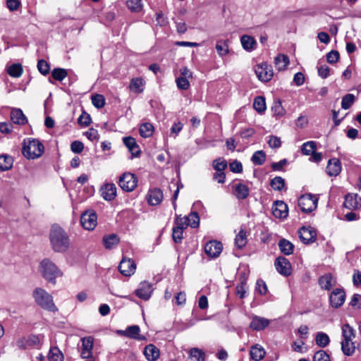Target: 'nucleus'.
Instances as JSON below:
<instances>
[{
	"instance_id": "nucleus-1",
	"label": "nucleus",
	"mask_w": 361,
	"mask_h": 361,
	"mask_svg": "<svg viewBox=\"0 0 361 361\" xmlns=\"http://www.w3.org/2000/svg\"><path fill=\"white\" fill-rule=\"evenodd\" d=\"M50 245L56 252H64L70 246V239L67 233L59 225H53L49 233Z\"/></svg>"
},
{
	"instance_id": "nucleus-2",
	"label": "nucleus",
	"mask_w": 361,
	"mask_h": 361,
	"mask_svg": "<svg viewBox=\"0 0 361 361\" xmlns=\"http://www.w3.org/2000/svg\"><path fill=\"white\" fill-rule=\"evenodd\" d=\"M44 152L43 144L35 138H28L23 142L22 153L28 159H35L40 157Z\"/></svg>"
},
{
	"instance_id": "nucleus-3",
	"label": "nucleus",
	"mask_w": 361,
	"mask_h": 361,
	"mask_svg": "<svg viewBox=\"0 0 361 361\" xmlns=\"http://www.w3.org/2000/svg\"><path fill=\"white\" fill-rule=\"evenodd\" d=\"M39 270L42 276L49 282L56 283V279L63 275L62 271L49 259H44L39 264Z\"/></svg>"
},
{
	"instance_id": "nucleus-4",
	"label": "nucleus",
	"mask_w": 361,
	"mask_h": 361,
	"mask_svg": "<svg viewBox=\"0 0 361 361\" xmlns=\"http://www.w3.org/2000/svg\"><path fill=\"white\" fill-rule=\"evenodd\" d=\"M32 296L35 302L42 308L53 312L58 310L54 303L52 296L45 290L41 288H37L34 290Z\"/></svg>"
},
{
	"instance_id": "nucleus-5",
	"label": "nucleus",
	"mask_w": 361,
	"mask_h": 361,
	"mask_svg": "<svg viewBox=\"0 0 361 361\" xmlns=\"http://www.w3.org/2000/svg\"><path fill=\"white\" fill-rule=\"evenodd\" d=\"M137 185V178L134 173L126 172L119 178L118 185L124 191L131 192Z\"/></svg>"
},
{
	"instance_id": "nucleus-6",
	"label": "nucleus",
	"mask_w": 361,
	"mask_h": 361,
	"mask_svg": "<svg viewBox=\"0 0 361 361\" xmlns=\"http://www.w3.org/2000/svg\"><path fill=\"white\" fill-rule=\"evenodd\" d=\"M298 206L303 212H311L317 207V198L310 194L303 195L298 200Z\"/></svg>"
},
{
	"instance_id": "nucleus-7",
	"label": "nucleus",
	"mask_w": 361,
	"mask_h": 361,
	"mask_svg": "<svg viewBox=\"0 0 361 361\" xmlns=\"http://www.w3.org/2000/svg\"><path fill=\"white\" fill-rule=\"evenodd\" d=\"M255 71L259 80L262 82L271 80L274 75L271 66L267 63L258 64L255 67Z\"/></svg>"
},
{
	"instance_id": "nucleus-8",
	"label": "nucleus",
	"mask_w": 361,
	"mask_h": 361,
	"mask_svg": "<svg viewBox=\"0 0 361 361\" xmlns=\"http://www.w3.org/2000/svg\"><path fill=\"white\" fill-rule=\"evenodd\" d=\"M82 227L89 231L93 230L97 224V216L95 212L87 211L84 212L80 217Z\"/></svg>"
},
{
	"instance_id": "nucleus-9",
	"label": "nucleus",
	"mask_w": 361,
	"mask_h": 361,
	"mask_svg": "<svg viewBox=\"0 0 361 361\" xmlns=\"http://www.w3.org/2000/svg\"><path fill=\"white\" fill-rule=\"evenodd\" d=\"M274 265L277 271L285 276H288L292 273L290 262L284 257H279L276 259Z\"/></svg>"
},
{
	"instance_id": "nucleus-10",
	"label": "nucleus",
	"mask_w": 361,
	"mask_h": 361,
	"mask_svg": "<svg viewBox=\"0 0 361 361\" xmlns=\"http://www.w3.org/2000/svg\"><path fill=\"white\" fill-rule=\"evenodd\" d=\"M153 292L152 284L142 281L139 284L138 288L135 290V295L140 299L148 300Z\"/></svg>"
},
{
	"instance_id": "nucleus-11",
	"label": "nucleus",
	"mask_w": 361,
	"mask_h": 361,
	"mask_svg": "<svg viewBox=\"0 0 361 361\" xmlns=\"http://www.w3.org/2000/svg\"><path fill=\"white\" fill-rule=\"evenodd\" d=\"M136 269V264L131 259L123 258L118 265L120 272L126 276L133 275Z\"/></svg>"
},
{
	"instance_id": "nucleus-12",
	"label": "nucleus",
	"mask_w": 361,
	"mask_h": 361,
	"mask_svg": "<svg viewBox=\"0 0 361 361\" xmlns=\"http://www.w3.org/2000/svg\"><path fill=\"white\" fill-rule=\"evenodd\" d=\"M300 238L305 244L313 243L316 240V231L310 227L303 226L299 231Z\"/></svg>"
},
{
	"instance_id": "nucleus-13",
	"label": "nucleus",
	"mask_w": 361,
	"mask_h": 361,
	"mask_svg": "<svg viewBox=\"0 0 361 361\" xmlns=\"http://www.w3.org/2000/svg\"><path fill=\"white\" fill-rule=\"evenodd\" d=\"M222 248L221 243L216 240H211L206 243L204 251L208 256L215 258L221 254Z\"/></svg>"
},
{
	"instance_id": "nucleus-14",
	"label": "nucleus",
	"mask_w": 361,
	"mask_h": 361,
	"mask_svg": "<svg viewBox=\"0 0 361 361\" xmlns=\"http://www.w3.org/2000/svg\"><path fill=\"white\" fill-rule=\"evenodd\" d=\"M345 293L343 289L336 288L330 295L329 300L332 307L338 308L345 302Z\"/></svg>"
},
{
	"instance_id": "nucleus-15",
	"label": "nucleus",
	"mask_w": 361,
	"mask_h": 361,
	"mask_svg": "<svg viewBox=\"0 0 361 361\" xmlns=\"http://www.w3.org/2000/svg\"><path fill=\"white\" fill-rule=\"evenodd\" d=\"M123 142L130 152L132 157H137L140 154V149L137 144L135 139L133 137H125L123 138Z\"/></svg>"
},
{
	"instance_id": "nucleus-16",
	"label": "nucleus",
	"mask_w": 361,
	"mask_h": 361,
	"mask_svg": "<svg viewBox=\"0 0 361 361\" xmlns=\"http://www.w3.org/2000/svg\"><path fill=\"white\" fill-rule=\"evenodd\" d=\"M82 348L81 357L83 359H90L92 355V350L93 348V338L91 336L81 338Z\"/></svg>"
},
{
	"instance_id": "nucleus-17",
	"label": "nucleus",
	"mask_w": 361,
	"mask_h": 361,
	"mask_svg": "<svg viewBox=\"0 0 361 361\" xmlns=\"http://www.w3.org/2000/svg\"><path fill=\"white\" fill-rule=\"evenodd\" d=\"M343 206L349 209H357L361 207V198L357 194H348L345 197Z\"/></svg>"
},
{
	"instance_id": "nucleus-18",
	"label": "nucleus",
	"mask_w": 361,
	"mask_h": 361,
	"mask_svg": "<svg viewBox=\"0 0 361 361\" xmlns=\"http://www.w3.org/2000/svg\"><path fill=\"white\" fill-rule=\"evenodd\" d=\"M273 215L279 219H284L288 216V206L283 201H276L272 207Z\"/></svg>"
},
{
	"instance_id": "nucleus-19",
	"label": "nucleus",
	"mask_w": 361,
	"mask_h": 361,
	"mask_svg": "<svg viewBox=\"0 0 361 361\" xmlns=\"http://www.w3.org/2000/svg\"><path fill=\"white\" fill-rule=\"evenodd\" d=\"M341 171V161L336 158H333L329 160L326 166V173L330 176H336Z\"/></svg>"
},
{
	"instance_id": "nucleus-20",
	"label": "nucleus",
	"mask_w": 361,
	"mask_h": 361,
	"mask_svg": "<svg viewBox=\"0 0 361 361\" xmlns=\"http://www.w3.org/2000/svg\"><path fill=\"white\" fill-rule=\"evenodd\" d=\"M101 192L104 200L111 201L116 196V187L114 183H106L101 188Z\"/></svg>"
},
{
	"instance_id": "nucleus-21",
	"label": "nucleus",
	"mask_w": 361,
	"mask_h": 361,
	"mask_svg": "<svg viewBox=\"0 0 361 361\" xmlns=\"http://www.w3.org/2000/svg\"><path fill=\"white\" fill-rule=\"evenodd\" d=\"M269 324V320L258 316H254L250 324V327L253 330L261 331L268 326Z\"/></svg>"
},
{
	"instance_id": "nucleus-22",
	"label": "nucleus",
	"mask_w": 361,
	"mask_h": 361,
	"mask_svg": "<svg viewBox=\"0 0 361 361\" xmlns=\"http://www.w3.org/2000/svg\"><path fill=\"white\" fill-rule=\"evenodd\" d=\"M163 199L162 191L159 188L149 190L148 192V202L151 205H158Z\"/></svg>"
},
{
	"instance_id": "nucleus-23",
	"label": "nucleus",
	"mask_w": 361,
	"mask_h": 361,
	"mask_svg": "<svg viewBox=\"0 0 361 361\" xmlns=\"http://www.w3.org/2000/svg\"><path fill=\"white\" fill-rule=\"evenodd\" d=\"M145 81L142 78H134L130 80L129 89L130 91L140 94L144 90Z\"/></svg>"
},
{
	"instance_id": "nucleus-24",
	"label": "nucleus",
	"mask_w": 361,
	"mask_h": 361,
	"mask_svg": "<svg viewBox=\"0 0 361 361\" xmlns=\"http://www.w3.org/2000/svg\"><path fill=\"white\" fill-rule=\"evenodd\" d=\"M11 118L14 123L24 125L27 122L26 116L20 109H13L11 113Z\"/></svg>"
},
{
	"instance_id": "nucleus-25",
	"label": "nucleus",
	"mask_w": 361,
	"mask_h": 361,
	"mask_svg": "<svg viewBox=\"0 0 361 361\" xmlns=\"http://www.w3.org/2000/svg\"><path fill=\"white\" fill-rule=\"evenodd\" d=\"M266 352L263 347L260 345L256 344L252 345L250 350V357L255 361H259L264 358Z\"/></svg>"
},
{
	"instance_id": "nucleus-26",
	"label": "nucleus",
	"mask_w": 361,
	"mask_h": 361,
	"mask_svg": "<svg viewBox=\"0 0 361 361\" xmlns=\"http://www.w3.org/2000/svg\"><path fill=\"white\" fill-rule=\"evenodd\" d=\"M234 195L239 200H244L249 195V188L243 183H237L233 185Z\"/></svg>"
},
{
	"instance_id": "nucleus-27",
	"label": "nucleus",
	"mask_w": 361,
	"mask_h": 361,
	"mask_svg": "<svg viewBox=\"0 0 361 361\" xmlns=\"http://www.w3.org/2000/svg\"><path fill=\"white\" fill-rule=\"evenodd\" d=\"M240 42L243 49L248 51L254 50L257 45V42L254 37L247 35L241 37Z\"/></svg>"
},
{
	"instance_id": "nucleus-28",
	"label": "nucleus",
	"mask_w": 361,
	"mask_h": 361,
	"mask_svg": "<svg viewBox=\"0 0 361 361\" xmlns=\"http://www.w3.org/2000/svg\"><path fill=\"white\" fill-rule=\"evenodd\" d=\"M119 238L114 233L103 237V244L106 249L114 248L119 243Z\"/></svg>"
},
{
	"instance_id": "nucleus-29",
	"label": "nucleus",
	"mask_w": 361,
	"mask_h": 361,
	"mask_svg": "<svg viewBox=\"0 0 361 361\" xmlns=\"http://www.w3.org/2000/svg\"><path fill=\"white\" fill-rule=\"evenodd\" d=\"M144 354L149 361H154L159 356V349L154 345H148L145 348Z\"/></svg>"
},
{
	"instance_id": "nucleus-30",
	"label": "nucleus",
	"mask_w": 361,
	"mask_h": 361,
	"mask_svg": "<svg viewBox=\"0 0 361 361\" xmlns=\"http://www.w3.org/2000/svg\"><path fill=\"white\" fill-rule=\"evenodd\" d=\"M13 159L11 156L7 154L0 155V171H6L13 167Z\"/></svg>"
},
{
	"instance_id": "nucleus-31",
	"label": "nucleus",
	"mask_w": 361,
	"mask_h": 361,
	"mask_svg": "<svg viewBox=\"0 0 361 361\" xmlns=\"http://www.w3.org/2000/svg\"><path fill=\"white\" fill-rule=\"evenodd\" d=\"M279 247L282 253L290 255L293 252L294 245L286 239H281L279 242Z\"/></svg>"
},
{
	"instance_id": "nucleus-32",
	"label": "nucleus",
	"mask_w": 361,
	"mask_h": 361,
	"mask_svg": "<svg viewBox=\"0 0 361 361\" xmlns=\"http://www.w3.org/2000/svg\"><path fill=\"white\" fill-rule=\"evenodd\" d=\"M289 59L284 54H279L274 59V63L279 71H283L289 64Z\"/></svg>"
},
{
	"instance_id": "nucleus-33",
	"label": "nucleus",
	"mask_w": 361,
	"mask_h": 361,
	"mask_svg": "<svg viewBox=\"0 0 361 361\" xmlns=\"http://www.w3.org/2000/svg\"><path fill=\"white\" fill-rule=\"evenodd\" d=\"M154 130V126L150 123L141 124L139 129L140 135L145 138L151 137L153 135Z\"/></svg>"
},
{
	"instance_id": "nucleus-34",
	"label": "nucleus",
	"mask_w": 361,
	"mask_h": 361,
	"mask_svg": "<svg viewBox=\"0 0 361 361\" xmlns=\"http://www.w3.org/2000/svg\"><path fill=\"white\" fill-rule=\"evenodd\" d=\"M247 243L246 231L241 228L235 238V245L238 248H243Z\"/></svg>"
},
{
	"instance_id": "nucleus-35",
	"label": "nucleus",
	"mask_w": 361,
	"mask_h": 361,
	"mask_svg": "<svg viewBox=\"0 0 361 361\" xmlns=\"http://www.w3.org/2000/svg\"><path fill=\"white\" fill-rule=\"evenodd\" d=\"M190 358L194 361H204L205 353L198 348H192L189 351Z\"/></svg>"
},
{
	"instance_id": "nucleus-36",
	"label": "nucleus",
	"mask_w": 361,
	"mask_h": 361,
	"mask_svg": "<svg viewBox=\"0 0 361 361\" xmlns=\"http://www.w3.org/2000/svg\"><path fill=\"white\" fill-rule=\"evenodd\" d=\"M329 342L330 338L326 333L319 332L317 334L315 343L318 346L325 348L329 344Z\"/></svg>"
},
{
	"instance_id": "nucleus-37",
	"label": "nucleus",
	"mask_w": 361,
	"mask_h": 361,
	"mask_svg": "<svg viewBox=\"0 0 361 361\" xmlns=\"http://www.w3.org/2000/svg\"><path fill=\"white\" fill-rule=\"evenodd\" d=\"M341 350L344 355H352L355 351V345L352 340H343L341 341Z\"/></svg>"
},
{
	"instance_id": "nucleus-38",
	"label": "nucleus",
	"mask_w": 361,
	"mask_h": 361,
	"mask_svg": "<svg viewBox=\"0 0 361 361\" xmlns=\"http://www.w3.org/2000/svg\"><path fill=\"white\" fill-rule=\"evenodd\" d=\"M319 284L322 288L329 290L333 286V279L331 274H325L319 279Z\"/></svg>"
},
{
	"instance_id": "nucleus-39",
	"label": "nucleus",
	"mask_w": 361,
	"mask_h": 361,
	"mask_svg": "<svg viewBox=\"0 0 361 361\" xmlns=\"http://www.w3.org/2000/svg\"><path fill=\"white\" fill-rule=\"evenodd\" d=\"M8 75L13 78H19L23 73V67L20 63H13L8 67Z\"/></svg>"
},
{
	"instance_id": "nucleus-40",
	"label": "nucleus",
	"mask_w": 361,
	"mask_h": 361,
	"mask_svg": "<svg viewBox=\"0 0 361 361\" xmlns=\"http://www.w3.org/2000/svg\"><path fill=\"white\" fill-rule=\"evenodd\" d=\"M266 160V154L262 150L256 151L251 157V161L255 165H262Z\"/></svg>"
},
{
	"instance_id": "nucleus-41",
	"label": "nucleus",
	"mask_w": 361,
	"mask_h": 361,
	"mask_svg": "<svg viewBox=\"0 0 361 361\" xmlns=\"http://www.w3.org/2000/svg\"><path fill=\"white\" fill-rule=\"evenodd\" d=\"M343 340H353L355 337L354 329L348 324H345L342 326Z\"/></svg>"
},
{
	"instance_id": "nucleus-42",
	"label": "nucleus",
	"mask_w": 361,
	"mask_h": 361,
	"mask_svg": "<svg viewBox=\"0 0 361 361\" xmlns=\"http://www.w3.org/2000/svg\"><path fill=\"white\" fill-rule=\"evenodd\" d=\"M317 148L314 141H308L302 144L301 147L302 153L305 155H311Z\"/></svg>"
},
{
	"instance_id": "nucleus-43",
	"label": "nucleus",
	"mask_w": 361,
	"mask_h": 361,
	"mask_svg": "<svg viewBox=\"0 0 361 361\" xmlns=\"http://www.w3.org/2000/svg\"><path fill=\"white\" fill-rule=\"evenodd\" d=\"M253 107L258 113H263L266 109L265 99L263 97H257L253 102Z\"/></svg>"
},
{
	"instance_id": "nucleus-44",
	"label": "nucleus",
	"mask_w": 361,
	"mask_h": 361,
	"mask_svg": "<svg viewBox=\"0 0 361 361\" xmlns=\"http://www.w3.org/2000/svg\"><path fill=\"white\" fill-rule=\"evenodd\" d=\"M126 5L132 12H140L142 9V0H127Z\"/></svg>"
},
{
	"instance_id": "nucleus-45",
	"label": "nucleus",
	"mask_w": 361,
	"mask_h": 361,
	"mask_svg": "<svg viewBox=\"0 0 361 361\" xmlns=\"http://www.w3.org/2000/svg\"><path fill=\"white\" fill-rule=\"evenodd\" d=\"M270 185L274 190L281 191L285 186V180L282 177L276 176L271 179Z\"/></svg>"
},
{
	"instance_id": "nucleus-46",
	"label": "nucleus",
	"mask_w": 361,
	"mask_h": 361,
	"mask_svg": "<svg viewBox=\"0 0 361 361\" xmlns=\"http://www.w3.org/2000/svg\"><path fill=\"white\" fill-rule=\"evenodd\" d=\"M216 49L221 56H226L228 53V46L226 41L219 40L216 44Z\"/></svg>"
},
{
	"instance_id": "nucleus-47",
	"label": "nucleus",
	"mask_w": 361,
	"mask_h": 361,
	"mask_svg": "<svg viewBox=\"0 0 361 361\" xmlns=\"http://www.w3.org/2000/svg\"><path fill=\"white\" fill-rule=\"evenodd\" d=\"M49 361H63V355L57 348H51L49 350Z\"/></svg>"
},
{
	"instance_id": "nucleus-48",
	"label": "nucleus",
	"mask_w": 361,
	"mask_h": 361,
	"mask_svg": "<svg viewBox=\"0 0 361 361\" xmlns=\"http://www.w3.org/2000/svg\"><path fill=\"white\" fill-rule=\"evenodd\" d=\"M355 97L353 94H347L343 98L341 101V106L344 109H348L354 103Z\"/></svg>"
},
{
	"instance_id": "nucleus-49",
	"label": "nucleus",
	"mask_w": 361,
	"mask_h": 361,
	"mask_svg": "<svg viewBox=\"0 0 361 361\" xmlns=\"http://www.w3.org/2000/svg\"><path fill=\"white\" fill-rule=\"evenodd\" d=\"M68 75L66 69L63 68H54L51 72L52 77L58 81H62Z\"/></svg>"
},
{
	"instance_id": "nucleus-50",
	"label": "nucleus",
	"mask_w": 361,
	"mask_h": 361,
	"mask_svg": "<svg viewBox=\"0 0 361 361\" xmlns=\"http://www.w3.org/2000/svg\"><path fill=\"white\" fill-rule=\"evenodd\" d=\"M247 289V283L245 279H240V283L235 288L236 293L240 298L243 299L245 297Z\"/></svg>"
},
{
	"instance_id": "nucleus-51",
	"label": "nucleus",
	"mask_w": 361,
	"mask_h": 361,
	"mask_svg": "<svg viewBox=\"0 0 361 361\" xmlns=\"http://www.w3.org/2000/svg\"><path fill=\"white\" fill-rule=\"evenodd\" d=\"M92 104L97 109H101L105 105V99L103 95L97 94L92 97Z\"/></svg>"
},
{
	"instance_id": "nucleus-52",
	"label": "nucleus",
	"mask_w": 361,
	"mask_h": 361,
	"mask_svg": "<svg viewBox=\"0 0 361 361\" xmlns=\"http://www.w3.org/2000/svg\"><path fill=\"white\" fill-rule=\"evenodd\" d=\"M186 218L192 228H197L199 226L200 217L197 212H191Z\"/></svg>"
},
{
	"instance_id": "nucleus-53",
	"label": "nucleus",
	"mask_w": 361,
	"mask_h": 361,
	"mask_svg": "<svg viewBox=\"0 0 361 361\" xmlns=\"http://www.w3.org/2000/svg\"><path fill=\"white\" fill-rule=\"evenodd\" d=\"M313 361H330V356L326 351L319 350L314 353Z\"/></svg>"
},
{
	"instance_id": "nucleus-54",
	"label": "nucleus",
	"mask_w": 361,
	"mask_h": 361,
	"mask_svg": "<svg viewBox=\"0 0 361 361\" xmlns=\"http://www.w3.org/2000/svg\"><path fill=\"white\" fill-rule=\"evenodd\" d=\"M227 166V162L222 158H219L213 161V167L216 171H224Z\"/></svg>"
},
{
	"instance_id": "nucleus-55",
	"label": "nucleus",
	"mask_w": 361,
	"mask_h": 361,
	"mask_svg": "<svg viewBox=\"0 0 361 361\" xmlns=\"http://www.w3.org/2000/svg\"><path fill=\"white\" fill-rule=\"evenodd\" d=\"M174 224L175 227L181 228L183 230H184L189 226V223L187 220L186 216L181 217L180 216H177L175 219Z\"/></svg>"
},
{
	"instance_id": "nucleus-56",
	"label": "nucleus",
	"mask_w": 361,
	"mask_h": 361,
	"mask_svg": "<svg viewBox=\"0 0 361 361\" xmlns=\"http://www.w3.org/2000/svg\"><path fill=\"white\" fill-rule=\"evenodd\" d=\"M37 68L42 75H45L49 73L50 66L46 61L41 59L38 61Z\"/></svg>"
},
{
	"instance_id": "nucleus-57",
	"label": "nucleus",
	"mask_w": 361,
	"mask_h": 361,
	"mask_svg": "<svg viewBox=\"0 0 361 361\" xmlns=\"http://www.w3.org/2000/svg\"><path fill=\"white\" fill-rule=\"evenodd\" d=\"M140 333V328L138 326H130L124 332V334L128 337L135 338Z\"/></svg>"
},
{
	"instance_id": "nucleus-58",
	"label": "nucleus",
	"mask_w": 361,
	"mask_h": 361,
	"mask_svg": "<svg viewBox=\"0 0 361 361\" xmlns=\"http://www.w3.org/2000/svg\"><path fill=\"white\" fill-rule=\"evenodd\" d=\"M271 109L275 116H281L285 114V109L282 106L280 101L274 102Z\"/></svg>"
},
{
	"instance_id": "nucleus-59",
	"label": "nucleus",
	"mask_w": 361,
	"mask_h": 361,
	"mask_svg": "<svg viewBox=\"0 0 361 361\" xmlns=\"http://www.w3.org/2000/svg\"><path fill=\"white\" fill-rule=\"evenodd\" d=\"M78 122L80 126L87 127L91 123V117H90V114L83 111L81 114V115L79 116V118L78 119Z\"/></svg>"
},
{
	"instance_id": "nucleus-60",
	"label": "nucleus",
	"mask_w": 361,
	"mask_h": 361,
	"mask_svg": "<svg viewBox=\"0 0 361 361\" xmlns=\"http://www.w3.org/2000/svg\"><path fill=\"white\" fill-rule=\"evenodd\" d=\"M176 85L177 87L180 90H188L190 87V82L188 78L185 77H178L176 78Z\"/></svg>"
},
{
	"instance_id": "nucleus-61",
	"label": "nucleus",
	"mask_w": 361,
	"mask_h": 361,
	"mask_svg": "<svg viewBox=\"0 0 361 361\" xmlns=\"http://www.w3.org/2000/svg\"><path fill=\"white\" fill-rule=\"evenodd\" d=\"M183 230L181 228H176L175 226L173 228L172 237L175 243H179L181 242L183 239Z\"/></svg>"
},
{
	"instance_id": "nucleus-62",
	"label": "nucleus",
	"mask_w": 361,
	"mask_h": 361,
	"mask_svg": "<svg viewBox=\"0 0 361 361\" xmlns=\"http://www.w3.org/2000/svg\"><path fill=\"white\" fill-rule=\"evenodd\" d=\"M84 145L82 142L75 140L71 144V149L73 152L79 154L82 152Z\"/></svg>"
},
{
	"instance_id": "nucleus-63",
	"label": "nucleus",
	"mask_w": 361,
	"mask_h": 361,
	"mask_svg": "<svg viewBox=\"0 0 361 361\" xmlns=\"http://www.w3.org/2000/svg\"><path fill=\"white\" fill-rule=\"evenodd\" d=\"M256 290L260 295H264L267 291V287L265 282L263 280L259 279L256 283Z\"/></svg>"
},
{
	"instance_id": "nucleus-64",
	"label": "nucleus",
	"mask_w": 361,
	"mask_h": 361,
	"mask_svg": "<svg viewBox=\"0 0 361 361\" xmlns=\"http://www.w3.org/2000/svg\"><path fill=\"white\" fill-rule=\"evenodd\" d=\"M350 305L355 308L361 307V295L354 294L350 300Z\"/></svg>"
}]
</instances>
